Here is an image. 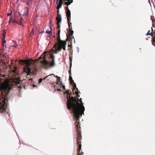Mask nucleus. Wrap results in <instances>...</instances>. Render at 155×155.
I'll use <instances>...</instances> for the list:
<instances>
[{
  "label": "nucleus",
  "mask_w": 155,
  "mask_h": 155,
  "mask_svg": "<svg viewBox=\"0 0 155 155\" xmlns=\"http://www.w3.org/2000/svg\"><path fill=\"white\" fill-rule=\"evenodd\" d=\"M67 107L68 109L70 110L73 114L74 121L75 126H80L79 120L80 115L81 116L84 114L85 108L83 106L84 103L81 99L77 98L78 102L77 104L74 103L73 97L67 98Z\"/></svg>",
  "instance_id": "nucleus-1"
},
{
  "label": "nucleus",
  "mask_w": 155,
  "mask_h": 155,
  "mask_svg": "<svg viewBox=\"0 0 155 155\" xmlns=\"http://www.w3.org/2000/svg\"><path fill=\"white\" fill-rule=\"evenodd\" d=\"M10 90L8 85L0 86V113H3L6 120L10 117L9 113L7 110L8 105L7 95Z\"/></svg>",
  "instance_id": "nucleus-2"
},
{
  "label": "nucleus",
  "mask_w": 155,
  "mask_h": 155,
  "mask_svg": "<svg viewBox=\"0 0 155 155\" xmlns=\"http://www.w3.org/2000/svg\"><path fill=\"white\" fill-rule=\"evenodd\" d=\"M60 30L58 29V32L57 34V39L58 41L57 43L56 44L54 45L55 49L56 50V53L57 51H61L62 48L64 50H65L66 45V41H62L60 39Z\"/></svg>",
  "instance_id": "nucleus-3"
},
{
  "label": "nucleus",
  "mask_w": 155,
  "mask_h": 155,
  "mask_svg": "<svg viewBox=\"0 0 155 155\" xmlns=\"http://www.w3.org/2000/svg\"><path fill=\"white\" fill-rule=\"evenodd\" d=\"M76 129L77 131V155H83V152H81L80 153L81 149V140L82 138L81 132V127H76Z\"/></svg>",
  "instance_id": "nucleus-4"
},
{
  "label": "nucleus",
  "mask_w": 155,
  "mask_h": 155,
  "mask_svg": "<svg viewBox=\"0 0 155 155\" xmlns=\"http://www.w3.org/2000/svg\"><path fill=\"white\" fill-rule=\"evenodd\" d=\"M42 60L40 61V62L45 69H47L49 67H52L55 64L54 56L53 55L50 56L51 59V63L50 64L49 62L47 61L45 57L43 56Z\"/></svg>",
  "instance_id": "nucleus-5"
},
{
  "label": "nucleus",
  "mask_w": 155,
  "mask_h": 155,
  "mask_svg": "<svg viewBox=\"0 0 155 155\" xmlns=\"http://www.w3.org/2000/svg\"><path fill=\"white\" fill-rule=\"evenodd\" d=\"M31 71V69L28 67H27L24 68L23 73H25L27 74L26 78H30V76L32 74Z\"/></svg>",
  "instance_id": "nucleus-6"
},
{
  "label": "nucleus",
  "mask_w": 155,
  "mask_h": 155,
  "mask_svg": "<svg viewBox=\"0 0 155 155\" xmlns=\"http://www.w3.org/2000/svg\"><path fill=\"white\" fill-rule=\"evenodd\" d=\"M66 16L67 17V20L68 21H69V19H71V12L69 10L66 12Z\"/></svg>",
  "instance_id": "nucleus-7"
},
{
  "label": "nucleus",
  "mask_w": 155,
  "mask_h": 155,
  "mask_svg": "<svg viewBox=\"0 0 155 155\" xmlns=\"http://www.w3.org/2000/svg\"><path fill=\"white\" fill-rule=\"evenodd\" d=\"M73 0H64L65 5L67 6L70 5L73 2Z\"/></svg>",
  "instance_id": "nucleus-8"
},
{
  "label": "nucleus",
  "mask_w": 155,
  "mask_h": 155,
  "mask_svg": "<svg viewBox=\"0 0 155 155\" xmlns=\"http://www.w3.org/2000/svg\"><path fill=\"white\" fill-rule=\"evenodd\" d=\"M63 4L62 0H59V3L58 4L57 8V9L59 10Z\"/></svg>",
  "instance_id": "nucleus-9"
},
{
  "label": "nucleus",
  "mask_w": 155,
  "mask_h": 155,
  "mask_svg": "<svg viewBox=\"0 0 155 155\" xmlns=\"http://www.w3.org/2000/svg\"><path fill=\"white\" fill-rule=\"evenodd\" d=\"M57 23H60L61 21V18L60 15L58 14L57 17L56 18Z\"/></svg>",
  "instance_id": "nucleus-10"
},
{
  "label": "nucleus",
  "mask_w": 155,
  "mask_h": 155,
  "mask_svg": "<svg viewBox=\"0 0 155 155\" xmlns=\"http://www.w3.org/2000/svg\"><path fill=\"white\" fill-rule=\"evenodd\" d=\"M57 83H56V84L54 85V87L55 88H58L59 87H61V86H60V85L59 84H58V82H61L60 80V79H57Z\"/></svg>",
  "instance_id": "nucleus-11"
},
{
  "label": "nucleus",
  "mask_w": 155,
  "mask_h": 155,
  "mask_svg": "<svg viewBox=\"0 0 155 155\" xmlns=\"http://www.w3.org/2000/svg\"><path fill=\"white\" fill-rule=\"evenodd\" d=\"M72 28L71 27H69V30L70 33V35L71 36L73 35L74 33V31L72 30Z\"/></svg>",
  "instance_id": "nucleus-12"
},
{
  "label": "nucleus",
  "mask_w": 155,
  "mask_h": 155,
  "mask_svg": "<svg viewBox=\"0 0 155 155\" xmlns=\"http://www.w3.org/2000/svg\"><path fill=\"white\" fill-rule=\"evenodd\" d=\"M49 28L50 30H48L46 31V33L48 34L49 35H50L51 34V31H52L51 29V28L50 26H49Z\"/></svg>",
  "instance_id": "nucleus-13"
},
{
  "label": "nucleus",
  "mask_w": 155,
  "mask_h": 155,
  "mask_svg": "<svg viewBox=\"0 0 155 155\" xmlns=\"http://www.w3.org/2000/svg\"><path fill=\"white\" fill-rule=\"evenodd\" d=\"M27 10L25 14V15H26L27 16H28V13H29V12H28V8L27 7Z\"/></svg>",
  "instance_id": "nucleus-14"
},
{
  "label": "nucleus",
  "mask_w": 155,
  "mask_h": 155,
  "mask_svg": "<svg viewBox=\"0 0 155 155\" xmlns=\"http://www.w3.org/2000/svg\"><path fill=\"white\" fill-rule=\"evenodd\" d=\"M31 0H27V2H26V4L27 5H29V3L31 1Z\"/></svg>",
  "instance_id": "nucleus-15"
},
{
  "label": "nucleus",
  "mask_w": 155,
  "mask_h": 155,
  "mask_svg": "<svg viewBox=\"0 0 155 155\" xmlns=\"http://www.w3.org/2000/svg\"><path fill=\"white\" fill-rule=\"evenodd\" d=\"M12 19H13V17H10L9 18L8 22L10 23L12 21H13Z\"/></svg>",
  "instance_id": "nucleus-16"
},
{
  "label": "nucleus",
  "mask_w": 155,
  "mask_h": 155,
  "mask_svg": "<svg viewBox=\"0 0 155 155\" xmlns=\"http://www.w3.org/2000/svg\"><path fill=\"white\" fill-rule=\"evenodd\" d=\"M43 80V79L42 78H40V79H39V81H38V83L39 84H40L42 81Z\"/></svg>",
  "instance_id": "nucleus-17"
},
{
  "label": "nucleus",
  "mask_w": 155,
  "mask_h": 155,
  "mask_svg": "<svg viewBox=\"0 0 155 155\" xmlns=\"http://www.w3.org/2000/svg\"><path fill=\"white\" fill-rule=\"evenodd\" d=\"M70 19H69V21L68 22V25L69 27H71V23L70 22Z\"/></svg>",
  "instance_id": "nucleus-18"
},
{
  "label": "nucleus",
  "mask_w": 155,
  "mask_h": 155,
  "mask_svg": "<svg viewBox=\"0 0 155 155\" xmlns=\"http://www.w3.org/2000/svg\"><path fill=\"white\" fill-rule=\"evenodd\" d=\"M57 28L58 29H60V23H57Z\"/></svg>",
  "instance_id": "nucleus-19"
},
{
  "label": "nucleus",
  "mask_w": 155,
  "mask_h": 155,
  "mask_svg": "<svg viewBox=\"0 0 155 155\" xmlns=\"http://www.w3.org/2000/svg\"><path fill=\"white\" fill-rule=\"evenodd\" d=\"M5 37H4L3 39H2V43L3 44V45L5 43Z\"/></svg>",
  "instance_id": "nucleus-20"
},
{
  "label": "nucleus",
  "mask_w": 155,
  "mask_h": 155,
  "mask_svg": "<svg viewBox=\"0 0 155 155\" xmlns=\"http://www.w3.org/2000/svg\"><path fill=\"white\" fill-rule=\"evenodd\" d=\"M150 30H149L148 31V32H147V33L146 34V35L147 36L149 35H150Z\"/></svg>",
  "instance_id": "nucleus-21"
},
{
  "label": "nucleus",
  "mask_w": 155,
  "mask_h": 155,
  "mask_svg": "<svg viewBox=\"0 0 155 155\" xmlns=\"http://www.w3.org/2000/svg\"><path fill=\"white\" fill-rule=\"evenodd\" d=\"M154 42L155 43V38H153L152 40V44H153Z\"/></svg>",
  "instance_id": "nucleus-22"
},
{
  "label": "nucleus",
  "mask_w": 155,
  "mask_h": 155,
  "mask_svg": "<svg viewBox=\"0 0 155 155\" xmlns=\"http://www.w3.org/2000/svg\"><path fill=\"white\" fill-rule=\"evenodd\" d=\"M12 15V12H11L10 13H7V15L8 16H10Z\"/></svg>",
  "instance_id": "nucleus-23"
},
{
  "label": "nucleus",
  "mask_w": 155,
  "mask_h": 155,
  "mask_svg": "<svg viewBox=\"0 0 155 155\" xmlns=\"http://www.w3.org/2000/svg\"><path fill=\"white\" fill-rule=\"evenodd\" d=\"M74 90H75V89H76V88L78 90V88H76V85L74 83Z\"/></svg>",
  "instance_id": "nucleus-24"
},
{
  "label": "nucleus",
  "mask_w": 155,
  "mask_h": 155,
  "mask_svg": "<svg viewBox=\"0 0 155 155\" xmlns=\"http://www.w3.org/2000/svg\"><path fill=\"white\" fill-rule=\"evenodd\" d=\"M34 29H32L31 32V33H33L34 32Z\"/></svg>",
  "instance_id": "nucleus-25"
},
{
  "label": "nucleus",
  "mask_w": 155,
  "mask_h": 155,
  "mask_svg": "<svg viewBox=\"0 0 155 155\" xmlns=\"http://www.w3.org/2000/svg\"><path fill=\"white\" fill-rule=\"evenodd\" d=\"M59 0H57L56 1V4H58L59 3Z\"/></svg>",
  "instance_id": "nucleus-26"
},
{
  "label": "nucleus",
  "mask_w": 155,
  "mask_h": 155,
  "mask_svg": "<svg viewBox=\"0 0 155 155\" xmlns=\"http://www.w3.org/2000/svg\"><path fill=\"white\" fill-rule=\"evenodd\" d=\"M77 49L78 52V53L79 52V48L78 47H77Z\"/></svg>",
  "instance_id": "nucleus-27"
},
{
  "label": "nucleus",
  "mask_w": 155,
  "mask_h": 155,
  "mask_svg": "<svg viewBox=\"0 0 155 155\" xmlns=\"http://www.w3.org/2000/svg\"><path fill=\"white\" fill-rule=\"evenodd\" d=\"M66 10L67 11H68V10H69V8H68V6H67L66 7Z\"/></svg>",
  "instance_id": "nucleus-28"
},
{
  "label": "nucleus",
  "mask_w": 155,
  "mask_h": 155,
  "mask_svg": "<svg viewBox=\"0 0 155 155\" xmlns=\"http://www.w3.org/2000/svg\"><path fill=\"white\" fill-rule=\"evenodd\" d=\"M17 44H15V45L13 46L15 47H17Z\"/></svg>",
  "instance_id": "nucleus-29"
},
{
  "label": "nucleus",
  "mask_w": 155,
  "mask_h": 155,
  "mask_svg": "<svg viewBox=\"0 0 155 155\" xmlns=\"http://www.w3.org/2000/svg\"><path fill=\"white\" fill-rule=\"evenodd\" d=\"M75 94L76 95L78 96V92H77V91H75Z\"/></svg>",
  "instance_id": "nucleus-30"
},
{
  "label": "nucleus",
  "mask_w": 155,
  "mask_h": 155,
  "mask_svg": "<svg viewBox=\"0 0 155 155\" xmlns=\"http://www.w3.org/2000/svg\"><path fill=\"white\" fill-rule=\"evenodd\" d=\"M21 22H22V21H19V23H18V24L19 25H21Z\"/></svg>",
  "instance_id": "nucleus-31"
},
{
  "label": "nucleus",
  "mask_w": 155,
  "mask_h": 155,
  "mask_svg": "<svg viewBox=\"0 0 155 155\" xmlns=\"http://www.w3.org/2000/svg\"><path fill=\"white\" fill-rule=\"evenodd\" d=\"M2 57L3 58H5V54H3L2 55Z\"/></svg>",
  "instance_id": "nucleus-32"
},
{
  "label": "nucleus",
  "mask_w": 155,
  "mask_h": 155,
  "mask_svg": "<svg viewBox=\"0 0 155 155\" xmlns=\"http://www.w3.org/2000/svg\"><path fill=\"white\" fill-rule=\"evenodd\" d=\"M12 22H13V23H17L18 22L16 21H15L14 20H13L12 21Z\"/></svg>",
  "instance_id": "nucleus-33"
},
{
  "label": "nucleus",
  "mask_w": 155,
  "mask_h": 155,
  "mask_svg": "<svg viewBox=\"0 0 155 155\" xmlns=\"http://www.w3.org/2000/svg\"><path fill=\"white\" fill-rule=\"evenodd\" d=\"M69 79L70 80L71 79H72V77L71 76H70V77H69Z\"/></svg>",
  "instance_id": "nucleus-34"
},
{
  "label": "nucleus",
  "mask_w": 155,
  "mask_h": 155,
  "mask_svg": "<svg viewBox=\"0 0 155 155\" xmlns=\"http://www.w3.org/2000/svg\"><path fill=\"white\" fill-rule=\"evenodd\" d=\"M33 87H37V86L35 85V84H33Z\"/></svg>",
  "instance_id": "nucleus-35"
},
{
  "label": "nucleus",
  "mask_w": 155,
  "mask_h": 155,
  "mask_svg": "<svg viewBox=\"0 0 155 155\" xmlns=\"http://www.w3.org/2000/svg\"><path fill=\"white\" fill-rule=\"evenodd\" d=\"M21 25L22 26H24V25L22 22H21V25Z\"/></svg>",
  "instance_id": "nucleus-36"
},
{
  "label": "nucleus",
  "mask_w": 155,
  "mask_h": 155,
  "mask_svg": "<svg viewBox=\"0 0 155 155\" xmlns=\"http://www.w3.org/2000/svg\"><path fill=\"white\" fill-rule=\"evenodd\" d=\"M23 21V19L22 18H21L20 19V21Z\"/></svg>",
  "instance_id": "nucleus-37"
},
{
  "label": "nucleus",
  "mask_w": 155,
  "mask_h": 155,
  "mask_svg": "<svg viewBox=\"0 0 155 155\" xmlns=\"http://www.w3.org/2000/svg\"><path fill=\"white\" fill-rule=\"evenodd\" d=\"M48 76H47V77H45V78H44L43 79V80H45L48 77Z\"/></svg>",
  "instance_id": "nucleus-38"
},
{
  "label": "nucleus",
  "mask_w": 155,
  "mask_h": 155,
  "mask_svg": "<svg viewBox=\"0 0 155 155\" xmlns=\"http://www.w3.org/2000/svg\"><path fill=\"white\" fill-rule=\"evenodd\" d=\"M57 90L58 91H61V89H58Z\"/></svg>",
  "instance_id": "nucleus-39"
},
{
  "label": "nucleus",
  "mask_w": 155,
  "mask_h": 155,
  "mask_svg": "<svg viewBox=\"0 0 155 155\" xmlns=\"http://www.w3.org/2000/svg\"><path fill=\"white\" fill-rule=\"evenodd\" d=\"M62 88H63V89H65V86H63L62 87Z\"/></svg>",
  "instance_id": "nucleus-40"
},
{
  "label": "nucleus",
  "mask_w": 155,
  "mask_h": 155,
  "mask_svg": "<svg viewBox=\"0 0 155 155\" xmlns=\"http://www.w3.org/2000/svg\"><path fill=\"white\" fill-rule=\"evenodd\" d=\"M57 12H58V13L59 12V10H58H58H57Z\"/></svg>",
  "instance_id": "nucleus-41"
},
{
  "label": "nucleus",
  "mask_w": 155,
  "mask_h": 155,
  "mask_svg": "<svg viewBox=\"0 0 155 155\" xmlns=\"http://www.w3.org/2000/svg\"><path fill=\"white\" fill-rule=\"evenodd\" d=\"M153 45L155 46V43H154V42L153 44H152Z\"/></svg>",
  "instance_id": "nucleus-42"
},
{
  "label": "nucleus",
  "mask_w": 155,
  "mask_h": 155,
  "mask_svg": "<svg viewBox=\"0 0 155 155\" xmlns=\"http://www.w3.org/2000/svg\"><path fill=\"white\" fill-rule=\"evenodd\" d=\"M41 58H41V56H40V57H39V59H41Z\"/></svg>",
  "instance_id": "nucleus-43"
},
{
  "label": "nucleus",
  "mask_w": 155,
  "mask_h": 155,
  "mask_svg": "<svg viewBox=\"0 0 155 155\" xmlns=\"http://www.w3.org/2000/svg\"><path fill=\"white\" fill-rule=\"evenodd\" d=\"M56 77L57 78H60L59 77H58L57 76H56Z\"/></svg>",
  "instance_id": "nucleus-44"
},
{
  "label": "nucleus",
  "mask_w": 155,
  "mask_h": 155,
  "mask_svg": "<svg viewBox=\"0 0 155 155\" xmlns=\"http://www.w3.org/2000/svg\"><path fill=\"white\" fill-rule=\"evenodd\" d=\"M151 19L152 20V22L153 23V20L152 19V18H151Z\"/></svg>",
  "instance_id": "nucleus-45"
},
{
  "label": "nucleus",
  "mask_w": 155,
  "mask_h": 155,
  "mask_svg": "<svg viewBox=\"0 0 155 155\" xmlns=\"http://www.w3.org/2000/svg\"><path fill=\"white\" fill-rule=\"evenodd\" d=\"M51 21L50 22V23H51Z\"/></svg>",
  "instance_id": "nucleus-46"
},
{
  "label": "nucleus",
  "mask_w": 155,
  "mask_h": 155,
  "mask_svg": "<svg viewBox=\"0 0 155 155\" xmlns=\"http://www.w3.org/2000/svg\"><path fill=\"white\" fill-rule=\"evenodd\" d=\"M69 73H70V74L71 73V71H69Z\"/></svg>",
  "instance_id": "nucleus-47"
},
{
  "label": "nucleus",
  "mask_w": 155,
  "mask_h": 155,
  "mask_svg": "<svg viewBox=\"0 0 155 155\" xmlns=\"http://www.w3.org/2000/svg\"><path fill=\"white\" fill-rule=\"evenodd\" d=\"M73 38L74 39V37H73Z\"/></svg>",
  "instance_id": "nucleus-48"
},
{
  "label": "nucleus",
  "mask_w": 155,
  "mask_h": 155,
  "mask_svg": "<svg viewBox=\"0 0 155 155\" xmlns=\"http://www.w3.org/2000/svg\"><path fill=\"white\" fill-rule=\"evenodd\" d=\"M25 15V13H24L23 15Z\"/></svg>",
  "instance_id": "nucleus-49"
}]
</instances>
